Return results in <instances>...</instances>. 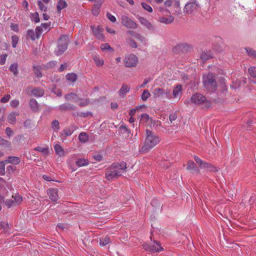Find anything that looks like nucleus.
<instances>
[{"label":"nucleus","instance_id":"obj_30","mask_svg":"<svg viewBox=\"0 0 256 256\" xmlns=\"http://www.w3.org/2000/svg\"><path fill=\"white\" fill-rule=\"evenodd\" d=\"M18 114L16 112H12L10 114L8 117V122L11 124H14L16 120V116Z\"/></svg>","mask_w":256,"mask_h":256},{"label":"nucleus","instance_id":"obj_31","mask_svg":"<svg viewBox=\"0 0 256 256\" xmlns=\"http://www.w3.org/2000/svg\"><path fill=\"white\" fill-rule=\"evenodd\" d=\"M68 81L71 82H74L77 79V76L74 73L68 74L66 76Z\"/></svg>","mask_w":256,"mask_h":256},{"label":"nucleus","instance_id":"obj_45","mask_svg":"<svg viewBox=\"0 0 256 256\" xmlns=\"http://www.w3.org/2000/svg\"><path fill=\"white\" fill-rule=\"evenodd\" d=\"M76 128H73V129H66L63 130L62 132V135L68 136H70L72 135V134L74 132V130H76Z\"/></svg>","mask_w":256,"mask_h":256},{"label":"nucleus","instance_id":"obj_37","mask_svg":"<svg viewBox=\"0 0 256 256\" xmlns=\"http://www.w3.org/2000/svg\"><path fill=\"white\" fill-rule=\"evenodd\" d=\"M93 60L98 66H100L103 65L104 61L102 59L98 56H95L93 57Z\"/></svg>","mask_w":256,"mask_h":256},{"label":"nucleus","instance_id":"obj_22","mask_svg":"<svg viewBox=\"0 0 256 256\" xmlns=\"http://www.w3.org/2000/svg\"><path fill=\"white\" fill-rule=\"evenodd\" d=\"M138 19L140 22L141 23V24L146 26L147 28L149 29H152L154 28L152 25L149 22H148L145 18L143 17H140L138 18Z\"/></svg>","mask_w":256,"mask_h":256},{"label":"nucleus","instance_id":"obj_48","mask_svg":"<svg viewBox=\"0 0 256 256\" xmlns=\"http://www.w3.org/2000/svg\"><path fill=\"white\" fill-rule=\"evenodd\" d=\"M34 70L35 74L38 78H41L42 76L40 68L38 66H34Z\"/></svg>","mask_w":256,"mask_h":256},{"label":"nucleus","instance_id":"obj_56","mask_svg":"<svg viewBox=\"0 0 256 256\" xmlns=\"http://www.w3.org/2000/svg\"><path fill=\"white\" fill-rule=\"evenodd\" d=\"M7 58L6 54H1L0 56V64L3 65L5 64Z\"/></svg>","mask_w":256,"mask_h":256},{"label":"nucleus","instance_id":"obj_9","mask_svg":"<svg viewBox=\"0 0 256 256\" xmlns=\"http://www.w3.org/2000/svg\"><path fill=\"white\" fill-rule=\"evenodd\" d=\"M118 135L120 136L119 138L120 141H123L125 139L128 138L130 135V130L125 125L122 124L118 128Z\"/></svg>","mask_w":256,"mask_h":256},{"label":"nucleus","instance_id":"obj_64","mask_svg":"<svg viewBox=\"0 0 256 256\" xmlns=\"http://www.w3.org/2000/svg\"><path fill=\"white\" fill-rule=\"evenodd\" d=\"M16 170V167H14L12 166H8L6 168L7 172L9 174L13 173Z\"/></svg>","mask_w":256,"mask_h":256},{"label":"nucleus","instance_id":"obj_38","mask_svg":"<svg viewBox=\"0 0 256 256\" xmlns=\"http://www.w3.org/2000/svg\"><path fill=\"white\" fill-rule=\"evenodd\" d=\"M30 18L32 22L38 23L40 22L39 15L38 12L32 13L30 14Z\"/></svg>","mask_w":256,"mask_h":256},{"label":"nucleus","instance_id":"obj_44","mask_svg":"<svg viewBox=\"0 0 256 256\" xmlns=\"http://www.w3.org/2000/svg\"><path fill=\"white\" fill-rule=\"evenodd\" d=\"M78 105L80 106H86L88 104L90 101L87 99H78Z\"/></svg>","mask_w":256,"mask_h":256},{"label":"nucleus","instance_id":"obj_50","mask_svg":"<svg viewBox=\"0 0 256 256\" xmlns=\"http://www.w3.org/2000/svg\"><path fill=\"white\" fill-rule=\"evenodd\" d=\"M141 5L145 10L148 11V12H152V8L149 4L145 2H142Z\"/></svg>","mask_w":256,"mask_h":256},{"label":"nucleus","instance_id":"obj_15","mask_svg":"<svg viewBox=\"0 0 256 256\" xmlns=\"http://www.w3.org/2000/svg\"><path fill=\"white\" fill-rule=\"evenodd\" d=\"M58 190L57 188H50L47 190V194L49 198L53 202H56L58 198Z\"/></svg>","mask_w":256,"mask_h":256},{"label":"nucleus","instance_id":"obj_23","mask_svg":"<svg viewBox=\"0 0 256 256\" xmlns=\"http://www.w3.org/2000/svg\"><path fill=\"white\" fill-rule=\"evenodd\" d=\"M212 58V55L210 51L203 52L200 54V58L203 62H206Z\"/></svg>","mask_w":256,"mask_h":256},{"label":"nucleus","instance_id":"obj_20","mask_svg":"<svg viewBox=\"0 0 256 256\" xmlns=\"http://www.w3.org/2000/svg\"><path fill=\"white\" fill-rule=\"evenodd\" d=\"M182 92V86L181 85H177L176 87L174 88L172 94V97L173 98H176L178 97L181 94Z\"/></svg>","mask_w":256,"mask_h":256},{"label":"nucleus","instance_id":"obj_63","mask_svg":"<svg viewBox=\"0 0 256 256\" xmlns=\"http://www.w3.org/2000/svg\"><path fill=\"white\" fill-rule=\"evenodd\" d=\"M13 200H6L5 201V204L8 206V208H10L11 206H14V204H13Z\"/></svg>","mask_w":256,"mask_h":256},{"label":"nucleus","instance_id":"obj_18","mask_svg":"<svg viewBox=\"0 0 256 256\" xmlns=\"http://www.w3.org/2000/svg\"><path fill=\"white\" fill-rule=\"evenodd\" d=\"M20 162V158L18 156H9L5 160L6 164H11L14 165L18 164Z\"/></svg>","mask_w":256,"mask_h":256},{"label":"nucleus","instance_id":"obj_24","mask_svg":"<svg viewBox=\"0 0 256 256\" xmlns=\"http://www.w3.org/2000/svg\"><path fill=\"white\" fill-rule=\"evenodd\" d=\"M44 94L43 90L40 88H35L32 90V94L34 96L40 97Z\"/></svg>","mask_w":256,"mask_h":256},{"label":"nucleus","instance_id":"obj_21","mask_svg":"<svg viewBox=\"0 0 256 256\" xmlns=\"http://www.w3.org/2000/svg\"><path fill=\"white\" fill-rule=\"evenodd\" d=\"M29 104L32 110L34 112H38L39 110V106L36 100L32 98L30 99Z\"/></svg>","mask_w":256,"mask_h":256},{"label":"nucleus","instance_id":"obj_19","mask_svg":"<svg viewBox=\"0 0 256 256\" xmlns=\"http://www.w3.org/2000/svg\"><path fill=\"white\" fill-rule=\"evenodd\" d=\"M174 18L172 16H170L168 18L161 16L158 18V21L161 23H164L165 24H170L173 22Z\"/></svg>","mask_w":256,"mask_h":256},{"label":"nucleus","instance_id":"obj_33","mask_svg":"<svg viewBox=\"0 0 256 256\" xmlns=\"http://www.w3.org/2000/svg\"><path fill=\"white\" fill-rule=\"evenodd\" d=\"M194 158L195 162L199 166L200 168H203L204 167V165L206 164V162L202 160L197 156H194Z\"/></svg>","mask_w":256,"mask_h":256},{"label":"nucleus","instance_id":"obj_26","mask_svg":"<svg viewBox=\"0 0 256 256\" xmlns=\"http://www.w3.org/2000/svg\"><path fill=\"white\" fill-rule=\"evenodd\" d=\"M65 98H66V100H68V101L75 102H78V96L74 93H70L68 94H66L65 96Z\"/></svg>","mask_w":256,"mask_h":256},{"label":"nucleus","instance_id":"obj_10","mask_svg":"<svg viewBox=\"0 0 256 256\" xmlns=\"http://www.w3.org/2000/svg\"><path fill=\"white\" fill-rule=\"evenodd\" d=\"M138 62V58L134 54H132L126 56L124 60L126 67L135 66Z\"/></svg>","mask_w":256,"mask_h":256},{"label":"nucleus","instance_id":"obj_57","mask_svg":"<svg viewBox=\"0 0 256 256\" xmlns=\"http://www.w3.org/2000/svg\"><path fill=\"white\" fill-rule=\"evenodd\" d=\"M40 27H42L44 32H47L50 30V25L48 24H42Z\"/></svg>","mask_w":256,"mask_h":256},{"label":"nucleus","instance_id":"obj_3","mask_svg":"<svg viewBox=\"0 0 256 256\" xmlns=\"http://www.w3.org/2000/svg\"><path fill=\"white\" fill-rule=\"evenodd\" d=\"M190 102L195 104L202 105L204 108H208L211 105L210 101L207 100L204 96L200 93H196L192 94L190 100H186L185 101V104H188Z\"/></svg>","mask_w":256,"mask_h":256},{"label":"nucleus","instance_id":"obj_46","mask_svg":"<svg viewBox=\"0 0 256 256\" xmlns=\"http://www.w3.org/2000/svg\"><path fill=\"white\" fill-rule=\"evenodd\" d=\"M150 96V94L148 92V90H145L142 94V98L143 100L146 101Z\"/></svg>","mask_w":256,"mask_h":256},{"label":"nucleus","instance_id":"obj_7","mask_svg":"<svg viewBox=\"0 0 256 256\" xmlns=\"http://www.w3.org/2000/svg\"><path fill=\"white\" fill-rule=\"evenodd\" d=\"M126 164L124 162L113 163V178L122 176L126 171Z\"/></svg>","mask_w":256,"mask_h":256},{"label":"nucleus","instance_id":"obj_16","mask_svg":"<svg viewBox=\"0 0 256 256\" xmlns=\"http://www.w3.org/2000/svg\"><path fill=\"white\" fill-rule=\"evenodd\" d=\"M186 170H190L193 174L200 173L199 168L196 166L194 162L192 160H188L187 162Z\"/></svg>","mask_w":256,"mask_h":256},{"label":"nucleus","instance_id":"obj_49","mask_svg":"<svg viewBox=\"0 0 256 256\" xmlns=\"http://www.w3.org/2000/svg\"><path fill=\"white\" fill-rule=\"evenodd\" d=\"M248 72L254 78H256V67H250L248 68Z\"/></svg>","mask_w":256,"mask_h":256},{"label":"nucleus","instance_id":"obj_28","mask_svg":"<svg viewBox=\"0 0 256 256\" xmlns=\"http://www.w3.org/2000/svg\"><path fill=\"white\" fill-rule=\"evenodd\" d=\"M54 150L57 154L60 156L64 155V149L59 144H56L54 146Z\"/></svg>","mask_w":256,"mask_h":256},{"label":"nucleus","instance_id":"obj_11","mask_svg":"<svg viewBox=\"0 0 256 256\" xmlns=\"http://www.w3.org/2000/svg\"><path fill=\"white\" fill-rule=\"evenodd\" d=\"M121 20L122 25L128 28L136 29L138 28V24L126 16H122Z\"/></svg>","mask_w":256,"mask_h":256},{"label":"nucleus","instance_id":"obj_5","mask_svg":"<svg viewBox=\"0 0 256 256\" xmlns=\"http://www.w3.org/2000/svg\"><path fill=\"white\" fill-rule=\"evenodd\" d=\"M200 8V5L197 0H190L185 5L184 11L190 14L198 12Z\"/></svg>","mask_w":256,"mask_h":256},{"label":"nucleus","instance_id":"obj_47","mask_svg":"<svg viewBox=\"0 0 256 256\" xmlns=\"http://www.w3.org/2000/svg\"><path fill=\"white\" fill-rule=\"evenodd\" d=\"M0 226L2 228L4 231L5 232H6L8 231L9 230V224L8 222H1L0 223Z\"/></svg>","mask_w":256,"mask_h":256},{"label":"nucleus","instance_id":"obj_14","mask_svg":"<svg viewBox=\"0 0 256 256\" xmlns=\"http://www.w3.org/2000/svg\"><path fill=\"white\" fill-rule=\"evenodd\" d=\"M91 28L96 37L100 40H103L104 37L102 34L103 28L100 26H92Z\"/></svg>","mask_w":256,"mask_h":256},{"label":"nucleus","instance_id":"obj_61","mask_svg":"<svg viewBox=\"0 0 256 256\" xmlns=\"http://www.w3.org/2000/svg\"><path fill=\"white\" fill-rule=\"evenodd\" d=\"M59 122L57 120H54L52 123V127L54 128L58 129Z\"/></svg>","mask_w":256,"mask_h":256},{"label":"nucleus","instance_id":"obj_55","mask_svg":"<svg viewBox=\"0 0 256 256\" xmlns=\"http://www.w3.org/2000/svg\"><path fill=\"white\" fill-rule=\"evenodd\" d=\"M150 119L149 116L146 114H143L141 115V120L144 122H147Z\"/></svg>","mask_w":256,"mask_h":256},{"label":"nucleus","instance_id":"obj_25","mask_svg":"<svg viewBox=\"0 0 256 256\" xmlns=\"http://www.w3.org/2000/svg\"><path fill=\"white\" fill-rule=\"evenodd\" d=\"M130 89V88L128 86L123 85L118 92V95L122 98L124 97L126 93L129 92Z\"/></svg>","mask_w":256,"mask_h":256},{"label":"nucleus","instance_id":"obj_54","mask_svg":"<svg viewBox=\"0 0 256 256\" xmlns=\"http://www.w3.org/2000/svg\"><path fill=\"white\" fill-rule=\"evenodd\" d=\"M38 4L40 8V9L42 11L46 12V10L47 8L44 5V4L40 1L38 0Z\"/></svg>","mask_w":256,"mask_h":256},{"label":"nucleus","instance_id":"obj_4","mask_svg":"<svg viewBox=\"0 0 256 256\" xmlns=\"http://www.w3.org/2000/svg\"><path fill=\"white\" fill-rule=\"evenodd\" d=\"M68 38L66 36H60L58 42L57 48L54 50V53L57 56L62 54L68 48Z\"/></svg>","mask_w":256,"mask_h":256},{"label":"nucleus","instance_id":"obj_43","mask_svg":"<svg viewBox=\"0 0 256 256\" xmlns=\"http://www.w3.org/2000/svg\"><path fill=\"white\" fill-rule=\"evenodd\" d=\"M128 32V34H131L132 36L140 40H142L144 38V37H143L142 36H140L138 34H137L134 31L129 30Z\"/></svg>","mask_w":256,"mask_h":256},{"label":"nucleus","instance_id":"obj_2","mask_svg":"<svg viewBox=\"0 0 256 256\" xmlns=\"http://www.w3.org/2000/svg\"><path fill=\"white\" fill-rule=\"evenodd\" d=\"M202 82L204 88L210 92H214L218 88V83L216 78V74L209 72L207 74H204Z\"/></svg>","mask_w":256,"mask_h":256},{"label":"nucleus","instance_id":"obj_40","mask_svg":"<svg viewBox=\"0 0 256 256\" xmlns=\"http://www.w3.org/2000/svg\"><path fill=\"white\" fill-rule=\"evenodd\" d=\"M28 36L32 40L37 38L36 35L34 32L32 30H30L27 32Z\"/></svg>","mask_w":256,"mask_h":256},{"label":"nucleus","instance_id":"obj_35","mask_svg":"<svg viewBox=\"0 0 256 256\" xmlns=\"http://www.w3.org/2000/svg\"><path fill=\"white\" fill-rule=\"evenodd\" d=\"M88 164V160L85 158H80L76 162V164L79 167L86 166Z\"/></svg>","mask_w":256,"mask_h":256},{"label":"nucleus","instance_id":"obj_58","mask_svg":"<svg viewBox=\"0 0 256 256\" xmlns=\"http://www.w3.org/2000/svg\"><path fill=\"white\" fill-rule=\"evenodd\" d=\"M10 98V94H7L1 98L0 102L2 103H6L8 102Z\"/></svg>","mask_w":256,"mask_h":256},{"label":"nucleus","instance_id":"obj_39","mask_svg":"<svg viewBox=\"0 0 256 256\" xmlns=\"http://www.w3.org/2000/svg\"><path fill=\"white\" fill-rule=\"evenodd\" d=\"M246 50L248 55L253 58H256V51L250 48H246Z\"/></svg>","mask_w":256,"mask_h":256},{"label":"nucleus","instance_id":"obj_6","mask_svg":"<svg viewBox=\"0 0 256 256\" xmlns=\"http://www.w3.org/2000/svg\"><path fill=\"white\" fill-rule=\"evenodd\" d=\"M143 248L147 252L151 253H155L164 250L163 248L161 246L160 242L154 240L152 244H143Z\"/></svg>","mask_w":256,"mask_h":256},{"label":"nucleus","instance_id":"obj_13","mask_svg":"<svg viewBox=\"0 0 256 256\" xmlns=\"http://www.w3.org/2000/svg\"><path fill=\"white\" fill-rule=\"evenodd\" d=\"M5 182L4 179L0 178V204L4 202V200L8 195V191L4 186Z\"/></svg>","mask_w":256,"mask_h":256},{"label":"nucleus","instance_id":"obj_8","mask_svg":"<svg viewBox=\"0 0 256 256\" xmlns=\"http://www.w3.org/2000/svg\"><path fill=\"white\" fill-rule=\"evenodd\" d=\"M152 94L155 98H162L168 100L172 98L170 90L156 88L153 90Z\"/></svg>","mask_w":256,"mask_h":256},{"label":"nucleus","instance_id":"obj_41","mask_svg":"<svg viewBox=\"0 0 256 256\" xmlns=\"http://www.w3.org/2000/svg\"><path fill=\"white\" fill-rule=\"evenodd\" d=\"M110 242V239L108 237L106 236L104 238H100V244L102 246H104L108 244Z\"/></svg>","mask_w":256,"mask_h":256},{"label":"nucleus","instance_id":"obj_36","mask_svg":"<svg viewBox=\"0 0 256 256\" xmlns=\"http://www.w3.org/2000/svg\"><path fill=\"white\" fill-rule=\"evenodd\" d=\"M35 150L36 151H38V152H40L42 153L44 155L48 154L49 152V150H48V148L38 146L35 148Z\"/></svg>","mask_w":256,"mask_h":256},{"label":"nucleus","instance_id":"obj_52","mask_svg":"<svg viewBox=\"0 0 256 256\" xmlns=\"http://www.w3.org/2000/svg\"><path fill=\"white\" fill-rule=\"evenodd\" d=\"M6 164L5 162V160L0 162V173L2 174H5V165Z\"/></svg>","mask_w":256,"mask_h":256},{"label":"nucleus","instance_id":"obj_53","mask_svg":"<svg viewBox=\"0 0 256 256\" xmlns=\"http://www.w3.org/2000/svg\"><path fill=\"white\" fill-rule=\"evenodd\" d=\"M100 48L103 51L110 50L112 48L108 44H103L100 45Z\"/></svg>","mask_w":256,"mask_h":256},{"label":"nucleus","instance_id":"obj_27","mask_svg":"<svg viewBox=\"0 0 256 256\" xmlns=\"http://www.w3.org/2000/svg\"><path fill=\"white\" fill-rule=\"evenodd\" d=\"M12 198L13 199V204H14V206L19 205L22 201V197L19 194H15L12 196Z\"/></svg>","mask_w":256,"mask_h":256},{"label":"nucleus","instance_id":"obj_62","mask_svg":"<svg viewBox=\"0 0 256 256\" xmlns=\"http://www.w3.org/2000/svg\"><path fill=\"white\" fill-rule=\"evenodd\" d=\"M129 44L132 48H136L138 46L136 42L132 39H130Z\"/></svg>","mask_w":256,"mask_h":256},{"label":"nucleus","instance_id":"obj_12","mask_svg":"<svg viewBox=\"0 0 256 256\" xmlns=\"http://www.w3.org/2000/svg\"><path fill=\"white\" fill-rule=\"evenodd\" d=\"M190 48V46L187 43H180L173 48L172 51L176 54H180L188 50Z\"/></svg>","mask_w":256,"mask_h":256},{"label":"nucleus","instance_id":"obj_51","mask_svg":"<svg viewBox=\"0 0 256 256\" xmlns=\"http://www.w3.org/2000/svg\"><path fill=\"white\" fill-rule=\"evenodd\" d=\"M35 31L37 38H38L42 33L44 32V30H42V27H40V26H37Z\"/></svg>","mask_w":256,"mask_h":256},{"label":"nucleus","instance_id":"obj_1","mask_svg":"<svg viewBox=\"0 0 256 256\" xmlns=\"http://www.w3.org/2000/svg\"><path fill=\"white\" fill-rule=\"evenodd\" d=\"M146 133L147 136L142 148V151L144 152H148L160 142L159 138L152 130H146Z\"/></svg>","mask_w":256,"mask_h":256},{"label":"nucleus","instance_id":"obj_60","mask_svg":"<svg viewBox=\"0 0 256 256\" xmlns=\"http://www.w3.org/2000/svg\"><path fill=\"white\" fill-rule=\"evenodd\" d=\"M176 118L177 114L176 112L171 114L169 116V119L171 123H172L173 121L175 120L176 119Z\"/></svg>","mask_w":256,"mask_h":256},{"label":"nucleus","instance_id":"obj_59","mask_svg":"<svg viewBox=\"0 0 256 256\" xmlns=\"http://www.w3.org/2000/svg\"><path fill=\"white\" fill-rule=\"evenodd\" d=\"M10 105L12 108H16L19 105V101L17 100H14L10 102Z\"/></svg>","mask_w":256,"mask_h":256},{"label":"nucleus","instance_id":"obj_32","mask_svg":"<svg viewBox=\"0 0 256 256\" xmlns=\"http://www.w3.org/2000/svg\"><path fill=\"white\" fill-rule=\"evenodd\" d=\"M18 65L16 63L12 64L9 68L10 70L12 72L14 76H16L18 74Z\"/></svg>","mask_w":256,"mask_h":256},{"label":"nucleus","instance_id":"obj_42","mask_svg":"<svg viewBox=\"0 0 256 256\" xmlns=\"http://www.w3.org/2000/svg\"><path fill=\"white\" fill-rule=\"evenodd\" d=\"M19 41V38L16 36L14 35L12 36V46L15 48L16 46V45Z\"/></svg>","mask_w":256,"mask_h":256},{"label":"nucleus","instance_id":"obj_17","mask_svg":"<svg viewBox=\"0 0 256 256\" xmlns=\"http://www.w3.org/2000/svg\"><path fill=\"white\" fill-rule=\"evenodd\" d=\"M68 6V4L66 0H58L56 4V9L58 13L61 12L62 9Z\"/></svg>","mask_w":256,"mask_h":256},{"label":"nucleus","instance_id":"obj_34","mask_svg":"<svg viewBox=\"0 0 256 256\" xmlns=\"http://www.w3.org/2000/svg\"><path fill=\"white\" fill-rule=\"evenodd\" d=\"M203 168H206L207 170L210 172H216L218 171V170L216 166L207 162L206 163V164L204 165V167Z\"/></svg>","mask_w":256,"mask_h":256},{"label":"nucleus","instance_id":"obj_29","mask_svg":"<svg viewBox=\"0 0 256 256\" xmlns=\"http://www.w3.org/2000/svg\"><path fill=\"white\" fill-rule=\"evenodd\" d=\"M78 140L80 142L85 143L88 140V135L84 132H80L78 136Z\"/></svg>","mask_w":256,"mask_h":256}]
</instances>
